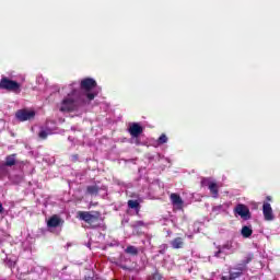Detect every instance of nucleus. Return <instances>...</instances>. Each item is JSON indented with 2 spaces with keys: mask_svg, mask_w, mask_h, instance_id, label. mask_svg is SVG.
<instances>
[{
  "mask_svg": "<svg viewBox=\"0 0 280 280\" xmlns=\"http://www.w3.org/2000/svg\"><path fill=\"white\" fill-rule=\"evenodd\" d=\"M67 91H70L68 95L62 100L59 105V110L61 113H71L78 110L82 104H84V96L75 89V83L66 88Z\"/></svg>",
  "mask_w": 280,
  "mask_h": 280,
  "instance_id": "obj_1",
  "label": "nucleus"
},
{
  "mask_svg": "<svg viewBox=\"0 0 280 280\" xmlns=\"http://www.w3.org/2000/svg\"><path fill=\"white\" fill-rule=\"evenodd\" d=\"M95 86H97V82H95V80L91 78H88L81 81V90L85 91V95L90 101L95 100V95L100 93V91L94 90Z\"/></svg>",
  "mask_w": 280,
  "mask_h": 280,
  "instance_id": "obj_2",
  "label": "nucleus"
},
{
  "mask_svg": "<svg viewBox=\"0 0 280 280\" xmlns=\"http://www.w3.org/2000/svg\"><path fill=\"white\" fill-rule=\"evenodd\" d=\"M79 220H83V222H86L88 224H91V226L95 228L97 224L96 222H100V213L89 212V211H79L78 212Z\"/></svg>",
  "mask_w": 280,
  "mask_h": 280,
  "instance_id": "obj_3",
  "label": "nucleus"
},
{
  "mask_svg": "<svg viewBox=\"0 0 280 280\" xmlns=\"http://www.w3.org/2000/svg\"><path fill=\"white\" fill-rule=\"evenodd\" d=\"M0 89L16 92L21 89V84H19L16 81L9 80L8 78H2L0 82Z\"/></svg>",
  "mask_w": 280,
  "mask_h": 280,
  "instance_id": "obj_4",
  "label": "nucleus"
},
{
  "mask_svg": "<svg viewBox=\"0 0 280 280\" xmlns=\"http://www.w3.org/2000/svg\"><path fill=\"white\" fill-rule=\"evenodd\" d=\"M234 213L240 215L243 220H250V210L244 203H238L234 209Z\"/></svg>",
  "mask_w": 280,
  "mask_h": 280,
  "instance_id": "obj_5",
  "label": "nucleus"
},
{
  "mask_svg": "<svg viewBox=\"0 0 280 280\" xmlns=\"http://www.w3.org/2000/svg\"><path fill=\"white\" fill-rule=\"evenodd\" d=\"M36 113L28 109H20L15 114V117L19 119V121H27L30 119H34Z\"/></svg>",
  "mask_w": 280,
  "mask_h": 280,
  "instance_id": "obj_6",
  "label": "nucleus"
},
{
  "mask_svg": "<svg viewBox=\"0 0 280 280\" xmlns=\"http://www.w3.org/2000/svg\"><path fill=\"white\" fill-rule=\"evenodd\" d=\"M201 185L202 187H208V189H210L213 198H218V184H215V182L209 178H203Z\"/></svg>",
  "mask_w": 280,
  "mask_h": 280,
  "instance_id": "obj_7",
  "label": "nucleus"
},
{
  "mask_svg": "<svg viewBox=\"0 0 280 280\" xmlns=\"http://www.w3.org/2000/svg\"><path fill=\"white\" fill-rule=\"evenodd\" d=\"M262 213L267 222H271V220H275V214L272 213V206H270V203L265 202L262 205Z\"/></svg>",
  "mask_w": 280,
  "mask_h": 280,
  "instance_id": "obj_8",
  "label": "nucleus"
},
{
  "mask_svg": "<svg viewBox=\"0 0 280 280\" xmlns=\"http://www.w3.org/2000/svg\"><path fill=\"white\" fill-rule=\"evenodd\" d=\"M60 224H65V221L60 219L57 214L50 217V219L47 221L48 229H56L60 226Z\"/></svg>",
  "mask_w": 280,
  "mask_h": 280,
  "instance_id": "obj_9",
  "label": "nucleus"
},
{
  "mask_svg": "<svg viewBox=\"0 0 280 280\" xmlns=\"http://www.w3.org/2000/svg\"><path fill=\"white\" fill-rule=\"evenodd\" d=\"M171 202L176 209H183V199L177 194L171 195Z\"/></svg>",
  "mask_w": 280,
  "mask_h": 280,
  "instance_id": "obj_10",
  "label": "nucleus"
},
{
  "mask_svg": "<svg viewBox=\"0 0 280 280\" xmlns=\"http://www.w3.org/2000/svg\"><path fill=\"white\" fill-rule=\"evenodd\" d=\"M129 132H130L131 137H139V135H141V132H143V128H141L139 126V124H132L129 127Z\"/></svg>",
  "mask_w": 280,
  "mask_h": 280,
  "instance_id": "obj_11",
  "label": "nucleus"
},
{
  "mask_svg": "<svg viewBox=\"0 0 280 280\" xmlns=\"http://www.w3.org/2000/svg\"><path fill=\"white\" fill-rule=\"evenodd\" d=\"M226 250H229L230 253H233V243L232 242H228L225 243L215 254V257H220V253H226Z\"/></svg>",
  "mask_w": 280,
  "mask_h": 280,
  "instance_id": "obj_12",
  "label": "nucleus"
},
{
  "mask_svg": "<svg viewBox=\"0 0 280 280\" xmlns=\"http://www.w3.org/2000/svg\"><path fill=\"white\" fill-rule=\"evenodd\" d=\"M242 272H243V269L231 270V271H230V277L226 278V276H223V277H222V280H229V279L233 280V279H237V277H240V276L242 275Z\"/></svg>",
  "mask_w": 280,
  "mask_h": 280,
  "instance_id": "obj_13",
  "label": "nucleus"
},
{
  "mask_svg": "<svg viewBox=\"0 0 280 280\" xmlns=\"http://www.w3.org/2000/svg\"><path fill=\"white\" fill-rule=\"evenodd\" d=\"M243 237H250L253 235V229L250 226H243L241 231Z\"/></svg>",
  "mask_w": 280,
  "mask_h": 280,
  "instance_id": "obj_14",
  "label": "nucleus"
},
{
  "mask_svg": "<svg viewBox=\"0 0 280 280\" xmlns=\"http://www.w3.org/2000/svg\"><path fill=\"white\" fill-rule=\"evenodd\" d=\"M98 191L100 187H97V185L88 186V194H90V196H97Z\"/></svg>",
  "mask_w": 280,
  "mask_h": 280,
  "instance_id": "obj_15",
  "label": "nucleus"
},
{
  "mask_svg": "<svg viewBox=\"0 0 280 280\" xmlns=\"http://www.w3.org/2000/svg\"><path fill=\"white\" fill-rule=\"evenodd\" d=\"M171 246L173 248H183V238L177 237L173 242H171Z\"/></svg>",
  "mask_w": 280,
  "mask_h": 280,
  "instance_id": "obj_16",
  "label": "nucleus"
},
{
  "mask_svg": "<svg viewBox=\"0 0 280 280\" xmlns=\"http://www.w3.org/2000/svg\"><path fill=\"white\" fill-rule=\"evenodd\" d=\"M15 163H16V159L14 158V155L7 156V161H5L7 166L12 167V165H14Z\"/></svg>",
  "mask_w": 280,
  "mask_h": 280,
  "instance_id": "obj_17",
  "label": "nucleus"
},
{
  "mask_svg": "<svg viewBox=\"0 0 280 280\" xmlns=\"http://www.w3.org/2000/svg\"><path fill=\"white\" fill-rule=\"evenodd\" d=\"M129 209H139V201L137 200H129L128 201Z\"/></svg>",
  "mask_w": 280,
  "mask_h": 280,
  "instance_id": "obj_18",
  "label": "nucleus"
},
{
  "mask_svg": "<svg viewBox=\"0 0 280 280\" xmlns=\"http://www.w3.org/2000/svg\"><path fill=\"white\" fill-rule=\"evenodd\" d=\"M126 253H128L129 255H137L138 249H137V247H135V246H128V247L126 248Z\"/></svg>",
  "mask_w": 280,
  "mask_h": 280,
  "instance_id": "obj_19",
  "label": "nucleus"
},
{
  "mask_svg": "<svg viewBox=\"0 0 280 280\" xmlns=\"http://www.w3.org/2000/svg\"><path fill=\"white\" fill-rule=\"evenodd\" d=\"M48 135H51V132H50V131L42 130V131L39 132V138H40V139H45Z\"/></svg>",
  "mask_w": 280,
  "mask_h": 280,
  "instance_id": "obj_20",
  "label": "nucleus"
},
{
  "mask_svg": "<svg viewBox=\"0 0 280 280\" xmlns=\"http://www.w3.org/2000/svg\"><path fill=\"white\" fill-rule=\"evenodd\" d=\"M159 143H167V136L165 135L160 136Z\"/></svg>",
  "mask_w": 280,
  "mask_h": 280,
  "instance_id": "obj_21",
  "label": "nucleus"
},
{
  "mask_svg": "<svg viewBox=\"0 0 280 280\" xmlns=\"http://www.w3.org/2000/svg\"><path fill=\"white\" fill-rule=\"evenodd\" d=\"M0 213H3V205L0 202Z\"/></svg>",
  "mask_w": 280,
  "mask_h": 280,
  "instance_id": "obj_22",
  "label": "nucleus"
},
{
  "mask_svg": "<svg viewBox=\"0 0 280 280\" xmlns=\"http://www.w3.org/2000/svg\"><path fill=\"white\" fill-rule=\"evenodd\" d=\"M267 200H270V197H267Z\"/></svg>",
  "mask_w": 280,
  "mask_h": 280,
  "instance_id": "obj_23",
  "label": "nucleus"
}]
</instances>
